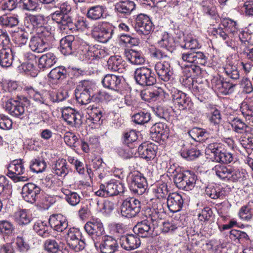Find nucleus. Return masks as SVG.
<instances>
[{"label":"nucleus","instance_id":"1","mask_svg":"<svg viewBox=\"0 0 253 253\" xmlns=\"http://www.w3.org/2000/svg\"><path fill=\"white\" fill-rule=\"evenodd\" d=\"M53 39V36L48 28H43L41 31V36H32L30 40L29 47L31 49L38 53L45 51L50 47V42Z\"/></svg>","mask_w":253,"mask_h":253},{"label":"nucleus","instance_id":"2","mask_svg":"<svg viewBox=\"0 0 253 253\" xmlns=\"http://www.w3.org/2000/svg\"><path fill=\"white\" fill-rule=\"evenodd\" d=\"M95 85L91 82L84 80L80 82L75 89V95L77 101L85 105L90 102L91 100L94 101L93 93Z\"/></svg>","mask_w":253,"mask_h":253},{"label":"nucleus","instance_id":"3","mask_svg":"<svg viewBox=\"0 0 253 253\" xmlns=\"http://www.w3.org/2000/svg\"><path fill=\"white\" fill-rule=\"evenodd\" d=\"M169 91L172 98L175 109L179 111L192 112L193 103L191 98L187 94L174 87L169 88Z\"/></svg>","mask_w":253,"mask_h":253},{"label":"nucleus","instance_id":"4","mask_svg":"<svg viewBox=\"0 0 253 253\" xmlns=\"http://www.w3.org/2000/svg\"><path fill=\"white\" fill-rule=\"evenodd\" d=\"M115 27L106 22H98L92 27L91 34L94 38L103 43L110 40L114 34Z\"/></svg>","mask_w":253,"mask_h":253},{"label":"nucleus","instance_id":"5","mask_svg":"<svg viewBox=\"0 0 253 253\" xmlns=\"http://www.w3.org/2000/svg\"><path fill=\"white\" fill-rule=\"evenodd\" d=\"M29 97L35 101L41 104L48 105L49 102L48 99L53 103L59 102L62 101V99H57L54 95L55 93H49L46 92H40L31 86H26L24 88Z\"/></svg>","mask_w":253,"mask_h":253},{"label":"nucleus","instance_id":"6","mask_svg":"<svg viewBox=\"0 0 253 253\" xmlns=\"http://www.w3.org/2000/svg\"><path fill=\"white\" fill-rule=\"evenodd\" d=\"M124 185L114 179L101 184L100 189L95 192V195L99 197L114 196L124 192Z\"/></svg>","mask_w":253,"mask_h":253},{"label":"nucleus","instance_id":"7","mask_svg":"<svg viewBox=\"0 0 253 253\" xmlns=\"http://www.w3.org/2000/svg\"><path fill=\"white\" fill-rule=\"evenodd\" d=\"M134 78L138 84L143 86L152 85L156 83L154 73L150 68L145 67L138 68L135 70Z\"/></svg>","mask_w":253,"mask_h":253},{"label":"nucleus","instance_id":"8","mask_svg":"<svg viewBox=\"0 0 253 253\" xmlns=\"http://www.w3.org/2000/svg\"><path fill=\"white\" fill-rule=\"evenodd\" d=\"M140 202L133 198L125 200L121 206V214L125 217L131 218L136 216L140 211Z\"/></svg>","mask_w":253,"mask_h":253},{"label":"nucleus","instance_id":"9","mask_svg":"<svg viewBox=\"0 0 253 253\" xmlns=\"http://www.w3.org/2000/svg\"><path fill=\"white\" fill-rule=\"evenodd\" d=\"M133 27L138 34L143 35H148L154 29L149 17L144 14L137 15Z\"/></svg>","mask_w":253,"mask_h":253},{"label":"nucleus","instance_id":"10","mask_svg":"<svg viewBox=\"0 0 253 253\" xmlns=\"http://www.w3.org/2000/svg\"><path fill=\"white\" fill-rule=\"evenodd\" d=\"M207 149L213 154L214 160L217 162L228 164L233 160L232 154L224 151L223 145L220 143H211Z\"/></svg>","mask_w":253,"mask_h":253},{"label":"nucleus","instance_id":"11","mask_svg":"<svg viewBox=\"0 0 253 253\" xmlns=\"http://www.w3.org/2000/svg\"><path fill=\"white\" fill-rule=\"evenodd\" d=\"M84 229L94 242H98L104 233L103 224L98 218H93L86 222Z\"/></svg>","mask_w":253,"mask_h":253},{"label":"nucleus","instance_id":"12","mask_svg":"<svg viewBox=\"0 0 253 253\" xmlns=\"http://www.w3.org/2000/svg\"><path fill=\"white\" fill-rule=\"evenodd\" d=\"M212 89L221 94L227 95L232 93L234 90L235 84L226 80L214 77L211 80Z\"/></svg>","mask_w":253,"mask_h":253},{"label":"nucleus","instance_id":"13","mask_svg":"<svg viewBox=\"0 0 253 253\" xmlns=\"http://www.w3.org/2000/svg\"><path fill=\"white\" fill-rule=\"evenodd\" d=\"M81 42L79 39L73 35H68L63 38L60 41V51L65 55H70L74 50L79 48Z\"/></svg>","mask_w":253,"mask_h":253},{"label":"nucleus","instance_id":"14","mask_svg":"<svg viewBox=\"0 0 253 253\" xmlns=\"http://www.w3.org/2000/svg\"><path fill=\"white\" fill-rule=\"evenodd\" d=\"M155 70L160 79L165 82L169 81L173 74L170 59L157 62L155 65Z\"/></svg>","mask_w":253,"mask_h":253},{"label":"nucleus","instance_id":"15","mask_svg":"<svg viewBox=\"0 0 253 253\" xmlns=\"http://www.w3.org/2000/svg\"><path fill=\"white\" fill-rule=\"evenodd\" d=\"M6 109L9 114L22 119L26 116L25 105L21 100L10 99L6 102Z\"/></svg>","mask_w":253,"mask_h":253},{"label":"nucleus","instance_id":"16","mask_svg":"<svg viewBox=\"0 0 253 253\" xmlns=\"http://www.w3.org/2000/svg\"><path fill=\"white\" fill-rule=\"evenodd\" d=\"M152 221L149 217L146 220H144L138 222L133 228L135 234L138 236L146 238L151 236L154 230V225H157L156 222L151 223Z\"/></svg>","mask_w":253,"mask_h":253},{"label":"nucleus","instance_id":"17","mask_svg":"<svg viewBox=\"0 0 253 253\" xmlns=\"http://www.w3.org/2000/svg\"><path fill=\"white\" fill-rule=\"evenodd\" d=\"M62 117L68 125L72 126H77L82 123L81 115L71 107L63 108Z\"/></svg>","mask_w":253,"mask_h":253},{"label":"nucleus","instance_id":"18","mask_svg":"<svg viewBox=\"0 0 253 253\" xmlns=\"http://www.w3.org/2000/svg\"><path fill=\"white\" fill-rule=\"evenodd\" d=\"M40 191L39 187L33 183H28L23 186L21 195L25 201L33 204L36 201Z\"/></svg>","mask_w":253,"mask_h":253},{"label":"nucleus","instance_id":"19","mask_svg":"<svg viewBox=\"0 0 253 253\" xmlns=\"http://www.w3.org/2000/svg\"><path fill=\"white\" fill-rule=\"evenodd\" d=\"M147 187L146 179L141 175H133L131 178L129 188L134 194L142 195Z\"/></svg>","mask_w":253,"mask_h":253},{"label":"nucleus","instance_id":"20","mask_svg":"<svg viewBox=\"0 0 253 253\" xmlns=\"http://www.w3.org/2000/svg\"><path fill=\"white\" fill-rule=\"evenodd\" d=\"M120 244L123 249L131 251L138 248L141 244V241L137 235L127 234L121 236Z\"/></svg>","mask_w":253,"mask_h":253},{"label":"nucleus","instance_id":"21","mask_svg":"<svg viewBox=\"0 0 253 253\" xmlns=\"http://www.w3.org/2000/svg\"><path fill=\"white\" fill-rule=\"evenodd\" d=\"M182 60L189 63L204 65L206 62L207 57L202 52L187 51L181 54Z\"/></svg>","mask_w":253,"mask_h":253},{"label":"nucleus","instance_id":"22","mask_svg":"<svg viewBox=\"0 0 253 253\" xmlns=\"http://www.w3.org/2000/svg\"><path fill=\"white\" fill-rule=\"evenodd\" d=\"M48 222L50 227L55 231L62 232L67 228L68 222L66 217L60 214L50 216Z\"/></svg>","mask_w":253,"mask_h":253},{"label":"nucleus","instance_id":"23","mask_svg":"<svg viewBox=\"0 0 253 253\" xmlns=\"http://www.w3.org/2000/svg\"><path fill=\"white\" fill-rule=\"evenodd\" d=\"M122 78L121 76L113 74H107L102 80V84L105 88L118 92L121 86Z\"/></svg>","mask_w":253,"mask_h":253},{"label":"nucleus","instance_id":"24","mask_svg":"<svg viewBox=\"0 0 253 253\" xmlns=\"http://www.w3.org/2000/svg\"><path fill=\"white\" fill-rule=\"evenodd\" d=\"M136 4L130 0H121L115 5V11L118 15L127 16L135 9Z\"/></svg>","mask_w":253,"mask_h":253},{"label":"nucleus","instance_id":"25","mask_svg":"<svg viewBox=\"0 0 253 253\" xmlns=\"http://www.w3.org/2000/svg\"><path fill=\"white\" fill-rule=\"evenodd\" d=\"M51 17L52 20L64 26V29L67 28L70 30H73L74 28L73 19L68 14L63 13L61 11L56 10L51 14Z\"/></svg>","mask_w":253,"mask_h":253},{"label":"nucleus","instance_id":"26","mask_svg":"<svg viewBox=\"0 0 253 253\" xmlns=\"http://www.w3.org/2000/svg\"><path fill=\"white\" fill-rule=\"evenodd\" d=\"M182 196L177 193H172L169 195L167 198V206L172 212L180 211L183 205Z\"/></svg>","mask_w":253,"mask_h":253},{"label":"nucleus","instance_id":"27","mask_svg":"<svg viewBox=\"0 0 253 253\" xmlns=\"http://www.w3.org/2000/svg\"><path fill=\"white\" fill-rule=\"evenodd\" d=\"M44 23V19L42 15H32L30 16L25 22V26L27 29H29L30 33H32L35 27L40 29L39 33H41L43 28H48V31H50L51 28L49 27H43Z\"/></svg>","mask_w":253,"mask_h":253},{"label":"nucleus","instance_id":"28","mask_svg":"<svg viewBox=\"0 0 253 253\" xmlns=\"http://www.w3.org/2000/svg\"><path fill=\"white\" fill-rule=\"evenodd\" d=\"M118 248L117 240L110 236H104L99 245L101 253H114L117 250Z\"/></svg>","mask_w":253,"mask_h":253},{"label":"nucleus","instance_id":"29","mask_svg":"<svg viewBox=\"0 0 253 253\" xmlns=\"http://www.w3.org/2000/svg\"><path fill=\"white\" fill-rule=\"evenodd\" d=\"M79 49L84 52V54L87 59H90L91 57L101 58V54L104 53V50L99 48L97 46L89 45L83 42L79 46Z\"/></svg>","mask_w":253,"mask_h":253},{"label":"nucleus","instance_id":"30","mask_svg":"<svg viewBox=\"0 0 253 253\" xmlns=\"http://www.w3.org/2000/svg\"><path fill=\"white\" fill-rule=\"evenodd\" d=\"M138 153L141 158L150 161L156 156L155 146L152 143H142L138 148Z\"/></svg>","mask_w":253,"mask_h":253},{"label":"nucleus","instance_id":"31","mask_svg":"<svg viewBox=\"0 0 253 253\" xmlns=\"http://www.w3.org/2000/svg\"><path fill=\"white\" fill-rule=\"evenodd\" d=\"M57 58L52 52L42 55L38 59V67L42 70L51 68L57 62Z\"/></svg>","mask_w":253,"mask_h":253},{"label":"nucleus","instance_id":"32","mask_svg":"<svg viewBox=\"0 0 253 253\" xmlns=\"http://www.w3.org/2000/svg\"><path fill=\"white\" fill-rule=\"evenodd\" d=\"M125 56L132 64L139 65L144 63L145 57L141 52L133 49L125 50Z\"/></svg>","mask_w":253,"mask_h":253},{"label":"nucleus","instance_id":"33","mask_svg":"<svg viewBox=\"0 0 253 253\" xmlns=\"http://www.w3.org/2000/svg\"><path fill=\"white\" fill-rule=\"evenodd\" d=\"M13 218L19 225H26L32 221V217L28 210L18 209L13 214Z\"/></svg>","mask_w":253,"mask_h":253},{"label":"nucleus","instance_id":"34","mask_svg":"<svg viewBox=\"0 0 253 253\" xmlns=\"http://www.w3.org/2000/svg\"><path fill=\"white\" fill-rule=\"evenodd\" d=\"M240 111L247 120L253 122V96L241 104Z\"/></svg>","mask_w":253,"mask_h":253},{"label":"nucleus","instance_id":"35","mask_svg":"<svg viewBox=\"0 0 253 253\" xmlns=\"http://www.w3.org/2000/svg\"><path fill=\"white\" fill-rule=\"evenodd\" d=\"M15 56L13 49L9 48H2L0 50V65L4 67L11 65Z\"/></svg>","mask_w":253,"mask_h":253},{"label":"nucleus","instance_id":"36","mask_svg":"<svg viewBox=\"0 0 253 253\" xmlns=\"http://www.w3.org/2000/svg\"><path fill=\"white\" fill-rule=\"evenodd\" d=\"M150 132L153 135H156L158 139L164 140L168 137L169 129L165 124L157 123L151 127Z\"/></svg>","mask_w":253,"mask_h":253},{"label":"nucleus","instance_id":"37","mask_svg":"<svg viewBox=\"0 0 253 253\" xmlns=\"http://www.w3.org/2000/svg\"><path fill=\"white\" fill-rule=\"evenodd\" d=\"M186 148L181 150V156L187 160H194L198 158L201 153L196 146L190 145L188 144Z\"/></svg>","mask_w":253,"mask_h":253},{"label":"nucleus","instance_id":"38","mask_svg":"<svg viewBox=\"0 0 253 253\" xmlns=\"http://www.w3.org/2000/svg\"><path fill=\"white\" fill-rule=\"evenodd\" d=\"M123 61L122 58L119 55L111 56L107 61L108 68L113 71L122 73L124 69Z\"/></svg>","mask_w":253,"mask_h":253},{"label":"nucleus","instance_id":"39","mask_svg":"<svg viewBox=\"0 0 253 253\" xmlns=\"http://www.w3.org/2000/svg\"><path fill=\"white\" fill-rule=\"evenodd\" d=\"M159 46L166 49L169 52H172L175 47V41L172 36L167 32H164L160 41H158Z\"/></svg>","mask_w":253,"mask_h":253},{"label":"nucleus","instance_id":"40","mask_svg":"<svg viewBox=\"0 0 253 253\" xmlns=\"http://www.w3.org/2000/svg\"><path fill=\"white\" fill-rule=\"evenodd\" d=\"M221 26L233 37L238 34L239 29L236 21L230 19L224 18L221 20Z\"/></svg>","mask_w":253,"mask_h":253},{"label":"nucleus","instance_id":"41","mask_svg":"<svg viewBox=\"0 0 253 253\" xmlns=\"http://www.w3.org/2000/svg\"><path fill=\"white\" fill-rule=\"evenodd\" d=\"M164 212L163 204L160 201H158L156 204H153V210L149 214V218L152 222H156V223H157L158 221L162 219Z\"/></svg>","mask_w":253,"mask_h":253},{"label":"nucleus","instance_id":"42","mask_svg":"<svg viewBox=\"0 0 253 253\" xmlns=\"http://www.w3.org/2000/svg\"><path fill=\"white\" fill-rule=\"evenodd\" d=\"M106 10L104 6L97 5L89 7L87 9L86 16L88 18L97 20L103 17V15Z\"/></svg>","mask_w":253,"mask_h":253},{"label":"nucleus","instance_id":"43","mask_svg":"<svg viewBox=\"0 0 253 253\" xmlns=\"http://www.w3.org/2000/svg\"><path fill=\"white\" fill-rule=\"evenodd\" d=\"M214 34L225 41L226 44L231 47H233L234 42L232 40L233 36L229 34L227 31L222 26H219L214 30Z\"/></svg>","mask_w":253,"mask_h":253},{"label":"nucleus","instance_id":"44","mask_svg":"<svg viewBox=\"0 0 253 253\" xmlns=\"http://www.w3.org/2000/svg\"><path fill=\"white\" fill-rule=\"evenodd\" d=\"M29 33H30L29 29L25 27L23 30H19L13 33V40L18 45H24L28 41Z\"/></svg>","mask_w":253,"mask_h":253},{"label":"nucleus","instance_id":"45","mask_svg":"<svg viewBox=\"0 0 253 253\" xmlns=\"http://www.w3.org/2000/svg\"><path fill=\"white\" fill-rule=\"evenodd\" d=\"M19 23L18 16L10 14H3L0 16V25L8 28L17 26Z\"/></svg>","mask_w":253,"mask_h":253},{"label":"nucleus","instance_id":"46","mask_svg":"<svg viewBox=\"0 0 253 253\" xmlns=\"http://www.w3.org/2000/svg\"><path fill=\"white\" fill-rule=\"evenodd\" d=\"M153 191L156 197L159 199L166 198L169 193L167 184L162 181H157L155 183Z\"/></svg>","mask_w":253,"mask_h":253},{"label":"nucleus","instance_id":"47","mask_svg":"<svg viewBox=\"0 0 253 253\" xmlns=\"http://www.w3.org/2000/svg\"><path fill=\"white\" fill-rule=\"evenodd\" d=\"M117 92L113 91H106L105 90H100L96 94H95L94 96L95 102H99L102 100L106 101H110L114 100L117 98L116 94Z\"/></svg>","mask_w":253,"mask_h":253},{"label":"nucleus","instance_id":"48","mask_svg":"<svg viewBox=\"0 0 253 253\" xmlns=\"http://www.w3.org/2000/svg\"><path fill=\"white\" fill-rule=\"evenodd\" d=\"M67 70L63 66H58L52 69L48 75V77L54 81L62 80L66 78Z\"/></svg>","mask_w":253,"mask_h":253},{"label":"nucleus","instance_id":"49","mask_svg":"<svg viewBox=\"0 0 253 253\" xmlns=\"http://www.w3.org/2000/svg\"><path fill=\"white\" fill-rule=\"evenodd\" d=\"M203 12L212 18H216L217 12L215 7L211 0H203L200 3Z\"/></svg>","mask_w":253,"mask_h":253},{"label":"nucleus","instance_id":"50","mask_svg":"<svg viewBox=\"0 0 253 253\" xmlns=\"http://www.w3.org/2000/svg\"><path fill=\"white\" fill-rule=\"evenodd\" d=\"M7 174H23L25 169L20 160H15L11 162L7 167Z\"/></svg>","mask_w":253,"mask_h":253},{"label":"nucleus","instance_id":"51","mask_svg":"<svg viewBox=\"0 0 253 253\" xmlns=\"http://www.w3.org/2000/svg\"><path fill=\"white\" fill-rule=\"evenodd\" d=\"M44 248L48 253H58L61 250L59 243L54 239H48L44 243Z\"/></svg>","mask_w":253,"mask_h":253},{"label":"nucleus","instance_id":"52","mask_svg":"<svg viewBox=\"0 0 253 253\" xmlns=\"http://www.w3.org/2000/svg\"><path fill=\"white\" fill-rule=\"evenodd\" d=\"M65 195V200L72 206H77L81 201L80 195L76 192L65 189L63 191Z\"/></svg>","mask_w":253,"mask_h":253},{"label":"nucleus","instance_id":"53","mask_svg":"<svg viewBox=\"0 0 253 253\" xmlns=\"http://www.w3.org/2000/svg\"><path fill=\"white\" fill-rule=\"evenodd\" d=\"M66 242L70 249L76 252L83 250L86 246L85 239L84 237Z\"/></svg>","mask_w":253,"mask_h":253},{"label":"nucleus","instance_id":"54","mask_svg":"<svg viewBox=\"0 0 253 253\" xmlns=\"http://www.w3.org/2000/svg\"><path fill=\"white\" fill-rule=\"evenodd\" d=\"M87 113L90 114L95 121H99L104 112V110L99 107L97 104L89 105L87 108Z\"/></svg>","mask_w":253,"mask_h":253},{"label":"nucleus","instance_id":"55","mask_svg":"<svg viewBox=\"0 0 253 253\" xmlns=\"http://www.w3.org/2000/svg\"><path fill=\"white\" fill-rule=\"evenodd\" d=\"M230 124L233 130L237 133H243L247 131L248 126L239 118H234Z\"/></svg>","mask_w":253,"mask_h":253},{"label":"nucleus","instance_id":"56","mask_svg":"<svg viewBox=\"0 0 253 253\" xmlns=\"http://www.w3.org/2000/svg\"><path fill=\"white\" fill-rule=\"evenodd\" d=\"M224 70L226 74L233 80L239 78V72L236 65L229 62L224 67Z\"/></svg>","mask_w":253,"mask_h":253},{"label":"nucleus","instance_id":"57","mask_svg":"<svg viewBox=\"0 0 253 253\" xmlns=\"http://www.w3.org/2000/svg\"><path fill=\"white\" fill-rule=\"evenodd\" d=\"M133 121L136 124L142 125L148 123L150 119V114L147 112L140 111L132 116Z\"/></svg>","mask_w":253,"mask_h":253},{"label":"nucleus","instance_id":"58","mask_svg":"<svg viewBox=\"0 0 253 253\" xmlns=\"http://www.w3.org/2000/svg\"><path fill=\"white\" fill-rule=\"evenodd\" d=\"M33 229L40 236L44 238L47 237L49 234L46 224L41 220H38L35 223Z\"/></svg>","mask_w":253,"mask_h":253},{"label":"nucleus","instance_id":"59","mask_svg":"<svg viewBox=\"0 0 253 253\" xmlns=\"http://www.w3.org/2000/svg\"><path fill=\"white\" fill-rule=\"evenodd\" d=\"M46 167V163L43 161L34 159L31 161L30 165L31 171L35 173L43 172Z\"/></svg>","mask_w":253,"mask_h":253},{"label":"nucleus","instance_id":"60","mask_svg":"<svg viewBox=\"0 0 253 253\" xmlns=\"http://www.w3.org/2000/svg\"><path fill=\"white\" fill-rule=\"evenodd\" d=\"M38 0H20V3L24 10L27 11H36L40 9Z\"/></svg>","mask_w":253,"mask_h":253},{"label":"nucleus","instance_id":"61","mask_svg":"<svg viewBox=\"0 0 253 253\" xmlns=\"http://www.w3.org/2000/svg\"><path fill=\"white\" fill-rule=\"evenodd\" d=\"M14 229L13 225L10 222L7 220L0 221V232L3 235H11Z\"/></svg>","mask_w":253,"mask_h":253},{"label":"nucleus","instance_id":"62","mask_svg":"<svg viewBox=\"0 0 253 253\" xmlns=\"http://www.w3.org/2000/svg\"><path fill=\"white\" fill-rule=\"evenodd\" d=\"M184 44L181 46L184 48L189 49H195L199 48L201 47L198 41L192 37H186L184 40Z\"/></svg>","mask_w":253,"mask_h":253},{"label":"nucleus","instance_id":"63","mask_svg":"<svg viewBox=\"0 0 253 253\" xmlns=\"http://www.w3.org/2000/svg\"><path fill=\"white\" fill-rule=\"evenodd\" d=\"M84 237L79 229L76 228H70L68 229L65 236L66 242L73 240L80 239Z\"/></svg>","mask_w":253,"mask_h":253},{"label":"nucleus","instance_id":"64","mask_svg":"<svg viewBox=\"0 0 253 253\" xmlns=\"http://www.w3.org/2000/svg\"><path fill=\"white\" fill-rule=\"evenodd\" d=\"M64 140L65 142L70 147H76L77 146L78 137L73 133L68 131L66 132L64 136Z\"/></svg>","mask_w":253,"mask_h":253}]
</instances>
